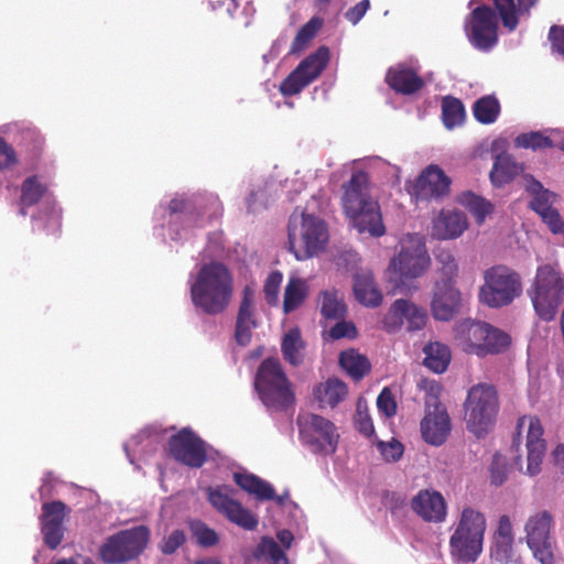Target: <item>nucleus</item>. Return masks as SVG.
<instances>
[{
  "label": "nucleus",
  "mask_w": 564,
  "mask_h": 564,
  "mask_svg": "<svg viewBox=\"0 0 564 564\" xmlns=\"http://www.w3.org/2000/svg\"><path fill=\"white\" fill-rule=\"evenodd\" d=\"M404 321L409 332L421 330L427 323V313L424 308L406 300Z\"/></svg>",
  "instance_id": "obj_50"
},
{
  "label": "nucleus",
  "mask_w": 564,
  "mask_h": 564,
  "mask_svg": "<svg viewBox=\"0 0 564 564\" xmlns=\"http://www.w3.org/2000/svg\"><path fill=\"white\" fill-rule=\"evenodd\" d=\"M188 529L196 544L204 549L216 546L219 543V534L204 521L193 519L188 521Z\"/></svg>",
  "instance_id": "obj_41"
},
{
  "label": "nucleus",
  "mask_w": 564,
  "mask_h": 564,
  "mask_svg": "<svg viewBox=\"0 0 564 564\" xmlns=\"http://www.w3.org/2000/svg\"><path fill=\"white\" fill-rule=\"evenodd\" d=\"M499 412V397L495 386L477 383L467 391L464 420L467 430L477 438L485 437L494 427Z\"/></svg>",
  "instance_id": "obj_5"
},
{
  "label": "nucleus",
  "mask_w": 564,
  "mask_h": 564,
  "mask_svg": "<svg viewBox=\"0 0 564 564\" xmlns=\"http://www.w3.org/2000/svg\"><path fill=\"white\" fill-rule=\"evenodd\" d=\"M210 505L230 522L247 529V510L232 495L235 490L229 486L209 487L207 489Z\"/></svg>",
  "instance_id": "obj_19"
},
{
  "label": "nucleus",
  "mask_w": 564,
  "mask_h": 564,
  "mask_svg": "<svg viewBox=\"0 0 564 564\" xmlns=\"http://www.w3.org/2000/svg\"><path fill=\"white\" fill-rule=\"evenodd\" d=\"M488 334L484 336V357L498 355L508 349L511 344L510 336L503 330L487 323Z\"/></svg>",
  "instance_id": "obj_43"
},
{
  "label": "nucleus",
  "mask_w": 564,
  "mask_h": 564,
  "mask_svg": "<svg viewBox=\"0 0 564 564\" xmlns=\"http://www.w3.org/2000/svg\"><path fill=\"white\" fill-rule=\"evenodd\" d=\"M322 28V20L312 18L307 21L296 33L291 47L290 54H299L303 52L311 41L316 36L318 30Z\"/></svg>",
  "instance_id": "obj_45"
},
{
  "label": "nucleus",
  "mask_w": 564,
  "mask_h": 564,
  "mask_svg": "<svg viewBox=\"0 0 564 564\" xmlns=\"http://www.w3.org/2000/svg\"><path fill=\"white\" fill-rule=\"evenodd\" d=\"M232 294V275L228 268L219 262L203 265L191 288L193 304L209 315L223 313L229 305Z\"/></svg>",
  "instance_id": "obj_2"
},
{
  "label": "nucleus",
  "mask_w": 564,
  "mask_h": 564,
  "mask_svg": "<svg viewBox=\"0 0 564 564\" xmlns=\"http://www.w3.org/2000/svg\"><path fill=\"white\" fill-rule=\"evenodd\" d=\"M468 221L462 212H442L433 224V235L438 239H455L467 229Z\"/></svg>",
  "instance_id": "obj_26"
},
{
  "label": "nucleus",
  "mask_w": 564,
  "mask_h": 564,
  "mask_svg": "<svg viewBox=\"0 0 564 564\" xmlns=\"http://www.w3.org/2000/svg\"><path fill=\"white\" fill-rule=\"evenodd\" d=\"M339 365L356 381L361 380L371 369L368 358L354 349L340 352Z\"/></svg>",
  "instance_id": "obj_34"
},
{
  "label": "nucleus",
  "mask_w": 564,
  "mask_h": 564,
  "mask_svg": "<svg viewBox=\"0 0 564 564\" xmlns=\"http://www.w3.org/2000/svg\"><path fill=\"white\" fill-rule=\"evenodd\" d=\"M486 527V518L480 511L464 508L449 539L452 556L464 563L476 562L482 552Z\"/></svg>",
  "instance_id": "obj_7"
},
{
  "label": "nucleus",
  "mask_w": 564,
  "mask_h": 564,
  "mask_svg": "<svg viewBox=\"0 0 564 564\" xmlns=\"http://www.w3.org/2000/svg\"><path fill=\"white\" fill-rule=\"evenodd\" d=\"M47 187L36 175L26 177L21 185L20 204L22 206L21 214L25 215V207L37 204L45 195Z\"/></svg>",
  "instance_id": "obj_37"
},
{
  "label": "nucleus",
  "mask_w": 564,
  "mask_h": 564,
  "mask_svg": "<svg viewBox=\"0 0 564 564\" xmlns=\"http://www.w3.org/2000/svg\"><path fill=\"white\" fill-rule=\"evenodd\" d=\"M167 445L170 456L184 466L200 468L207 460L206 443L188 427L172 435Z\"/></svg>",
  "instance_id": "obj_15"
},
{
  "label": "nucleus",
  "mask_w": 564,
  "mask_h": 564,
  "mask_svg": "<svg viewBox=\"0 0 564 564\" xmlns=\"http://www.w3.org/2000/svg\"><path fill=\"white\" fill-rule=\"evenodd\" d=\"M435 261L437 264V273L441 275L436 282H449L455 284L458 275V264L454 254L446 249H438L435 252Z\"/></svg>",
  "instance_id": "obj_42"
},
{
  "label": "nucleus",
  "mask_w": 564,
  "mask_h": 564,
  "mask_svg": "<svg viewBox=\"0 0 564 564\" xmlns=\"http://www.w3.org/2000/svg\"><path fill=\"white\" fill-rule=\"evenodd\" d=\"M338 322L330 327L328 330V337L333 340H338L341 338H356L357 337V328L352 322H347L343 319H337Z\"/></svg>",
  "instance_id": "obj_55"
},
{
  "label": "nucleus",
  "mask_w": 564,
  "mask_h": 564,
  "mask_svg": "<svg viewBox=\"0 0 564 564\" xmlns=\"http://www.w3.org/2000/svg\"><path fill=\"white\" fill-rule=\"evenodd\" d=\"M460 292L449 282H435L431 301L432 315L437 321L452 319L460 305Z\"/></svg>",
  "instance_id": "obj_21"
},
{
  "label": "nucleus",
  "mask_w": 564,
  "mask_h": 564,
  "mask_svg": "<svg viewBox=\"0 0 564 564\" xmlns=\"http://www.w3.org/2000/svg\"><path fill=\"white\" fill-rule=\"evenodd\" d=\"M522 293L521 276L513 269L498 264L484 272L479 301L492 308L510 305Z\"/></svg>",
  "instance_id": "obj_9"
},
{
  "label": "nucleus",
  "mask_w": 564,
  "mask_h": 564,
  "mask_svg": "<svg viewBox=\"0 0 564 564\" xmlns=\"http://www.w3.org/2000/svg\"><path fill=\"white\" fill-rule=\"evenodd\" d=\"M528 295L538 316L553 321L564 301V274L552 264L538 267Z\"/></svg>",
  "instance_id": "obj_6"
},
{
  "label": "nucleus",
  "mask_w": 564,
  "mask_h": 564,
  "mask_svg": "<svg viewBox=\"0 0 564 564\" xmlns=\"http://www.w3.org/2000/svg\"><path fill=\"white\" fill-rule=\"evenodd\" d=\"M455 332L456 339L465 352L484 357V336L488 334L487 323L465 319L456 326Z\"/></svg>",
  "instance_id": "obj_22"
},
{
  "label": "nucleus",
  "mask_w": 564,
  "mask_h": 564,
  "mask_svg": "<svg viewBox=\"0 0 564 564\" xmlns=\"http://www.w3.org/2000/svg\"><path fill=\"white\" fill-rule=\"evenodd\" d=\"M553 517L546 511H539L525 522L527 543L534 557L542 564H554V541L551 536Z\"/></svg>",
  "instance_id": "obj_14"
},
{
  "label": "nucleus",
  "mask_w": 564,
  "mask_h": 564,
  "mask_svg": "<svg viewBox=\"0 0 564 564\" xmlns=\"http://www.w3.org/2000/svg\"><path fill=\"white\" fill-rule=\"evenodd\" d=\"M514 535L509 516L499 518L498 528L494 533L490 547L491 557L499 563H507L513 552Z\"/></svg>",
  "instance_id": "obj_23"
},
{
  "label": "nucleus",
  "mask_w": 564,
  "mask_h": 564,
  "mask_svg": "<svg viewBox=\"0 0 564 564\" xmlns=\"http://www.w3.org/2000/svg\"><path fill=\"white\" fill-rule=\"evenodd\" d=\"M328 62V47L319 46L314 53L306 56L297 66H304L302 68V75L311 84L321 76Z\"/></svg>",
  "instance_id": "obj_33"
},
{
  "label": "nucleus",
  "mask_w": 564,
  "mask_h": 564,
  "mask_svg": "<svg viewBox=\"0 0 564 564\" xmlns=\"http://www.w3.org/2000/svg\"><path fill=\"white\" fill-rule=\"evenodd\" d=\"M354 293L356 299L366 306L377 307L382 303V294L376 288L373 278L369 273L355 275Z\"/></svg>",
  "instance_id": "obj_30"
},
{
  "label": "nucleus",
  "mask_w": 564,
  "mask_h": 564,
  "mask_svg": "<svg viewBox=\"0 0 564 564\" xmlns=\"http://www.w3.org/2000/svg\"><path fill=\"white\" fill-rule=\"evenodd\" d=\"M341 206L360 234L367 232L372 237L386 234L380 205L369 193L368 173L356 171L343 184Z\"/></svg>",
  "instance_id": "obj_1"
},
{
  "label": "nucleus",
  "mask_w": 564,
  "mask_h": 564,
  "mask_svg": "<svg viewBox=\"0 0 564 564\" xmlns=\"http://www.w3.org/2000/svg\"><path fill=\"white\" fill-rule=\"evenodd\" d=\"M288 239L296 260H307L325 250L329 239L327 224L313 214H293L288 224Z\"/></svg>",
  "instance_id": "obj_4"
},
{
  "label": "nucleus",
  "mask_w": 564,
  "mask_h": 564,
  "mask_svg": "<svg viewBox=\"0 0 564 564\" xmlns=\"http://www.w3.org/2000/svg\"><path fill=\"white\" fill-rule=\"evenodd\" d=\"M307 296V284L300 278H291L284 290L283 312L290 314L297 310Z\"/></svg>",
  "instance_id": "obj_36"
},
{
  "label": "nucleus",
  "mask_w": 564,
  "mask_h": 564,
  "mask_svg": "<svg viewBox=\"0 0 564 564\" xmlns=\"http://www.w3.org/2000/svg\"><path fill=\"white\" fill-rule=\"evenodd\" d=\"M542 218L543 223H545L553 234H561L564 230V221L561 218L560 213L556 208L551 207L547 208V210L542 212V214H539Z\"/></svg>",
  "instance_id": "obj_59"
},
{
  "label": "nucleus",
  "mask_w": 564,
  "mask_h": 564,
  "mask_svg": "<svg viewBox=\"0 0 564 564\" xmlns=\"http://www.w3.org/2000/svg\"><path fill=\"white\" fill-rule=\"evenodd\" d=\"M386 82L391 89L402 95H412L421 90L424 80L410 67L389 68Z\"/></svg>",
  "instance_id": "obj_25"
},
{
  "label": "nucleus",
  "mask_w": 564,
  "mask_h": 564,
  "mask_svg": "<svg viewBox=\"0 0 564 564\" xmlns=\"http://www.w3.org/2000/svg\"><path fill=\"white\" fill-rule=\"evenodd\" d=\"M283 280V274L280 271L271 272L264 283L263 292L265 301L269 305H276L279 303V292Z\"/></svg>",
  "instance_id": "obj_52"
},
{
  "label": "nucleus",
  "mask_w": 564,
  "mask_h": 564,
  "mask_svg": "<svg viewBox=\"0 0 564 564\" xmlns=\"http://www.w3.org/2000/svg\"><path fill=\"white\" fill-rule=\"evenodd\" d=\"M539 0H518V7L514 0H492L496 10L499 13L502 25L510 32L514 31L519 24L518 13H529L530 9Z\"/></svg>",
  "instance_id": "obj_27"
},
{
  "label": "nucleus",
  "mask_w": 564,
  "mask_h": 564,
  "mask_svg": "<svg viewBox=\"0 0 564 564\" xmlns=\"http://www.w3.org/2000/svg\"><path fill=\"white\" fill-rule=\"evenodd\" d=\"M475 119L482 124L495 122L500 113V104L495 96H484L477 99L473 106Z\"/></svg>",
  "instance_id": "obj_40"
},
{
  "label": "nucleus",
  "mask_w": 564,
  "mask_h": 564,
  "mask_svg": "<svg viewBox=\"0 0 564 564\" xmlns=\"http://www.w3.org/2000/svg\"><path fill=\"white\" fill-rule=\"evenodd\" d=\"M249 496L258 501H271L275 498V489L271 482L249 473Z\"/></svg>",
  "instance_id": "obj_49"
},
{
  "label": "nucleus",
  "mask_w": 564,
  "mask_h": 564,
  "mask_svg": "<svg viewBox=\"0 0 564 564\" xmlns=\"http://www.w3.org/2000/svg\"><path fill=\"white\" fill-rule=\"evenodd\" d=\"M458 203L469 210L478 225L482 224L486 216L494 210V206L489 200L471 192L463 193L458 198Z\"/></svg>",
  "instance_id": "obj_38"
},
{
  "label": "nucleus",
  "mask_w": 564,
  "mask_h": 564,
  "mask_svg": "<svg viewBox=\"0 0 564 564\" xmlns=\"http://www.w3.org/2000/svg\"><path fill=\"white\" fill-rule=\"evenodd\" d=\"M514 145L516 148L531 149L533 151L554 148V143L550 137L540 131L519 134L514 139Z\"/></svg>",
  "instance_id": "obj_46"
},
{
  "label": "nucleus",
  "mask_w": 564,
  "mask_h": 564,
  "mask_svg": "<svg viewBox=\"0 0 564 564\" xmlns=\"http://www.w3.org/2000/svg\"><path fill=\"white\" fill-rule=\"evenodd\" d=\"M431 265L425 238L420 234H406L401 240V249L389 263L390 279L395 286L405 284L425 273Z\"/></svg>",
  "instance_id": "obj_8"
},
{
  "label": "nucleus",
  "mask_w": 564,
  "mask_h": 564,
  "mask_svg": "<svg viewBox=\"0 0 564 564\" xmlns=\"http://www.w3.org/2000/svg\"><path fill=\"white\" fill-rule=\"evenodd\" d=\"M552 193L549 189H544L543 192L532 196L530 202V207L536 214H542V212L547 210V208L552 207L551 198Z\"/></svg>",
  "instance_id": "obj_62"
},
{
  "label": "nucleus",
  "mask_w": 564,
  "mask_h": 564,
  "mask_svg": "<svg viewBox=\"0 0 564 564\" xmlns=\"http://www.w3.org/2000/svg\"><path fill=\"white\" fill-rule=\"evenodd\" d=\"M257 558H265L269 564H289L285 552L271 536H262L253 551Z\"/></svg>",
  "instance_id": "obj_39"
},
{
  "label": "nucleus",
  "mask_w": 564,
  "mask_h": 564,
  "mask_svg": "<svg viewBox=\"0 0 564 564\" xmlns=\"http://www.w3.org/2000/svg\"><path fill=\"white\" fill-rule=\"evenodd\" d=\"M465 108L463 102L453 96H446L442 100V119L446 128L452 129L464 121Z\"/></svg>",
  "instance_id": "obj_44"
},
{
  "label": "nucleus",
  "mask_w": 564,
  "mask_h": 564,
  "mask_svg": "<svg viewBox=\"0 0 564 564\" xmlns=\"http://www.w3.org/2000/svg\"><path fill=\"white\" fill-rule=\"evenodd\" d=\"M18 162L17 153L12 145L0 138V170H7L15 165Z\"/></svg>",
  "instance_id": "obj_60"
},
{
  "label": "nucleus",
  "mask_w": 564,
  "mask_h": 564,
  "mask_svg": "<svg viewBox=\"0 0 564 564\" xmlns=\"http://www.w3.org/2000/svg\"><path fill=\"white\" fill-rule=\"evenodd\" d=\"M297 425L302 442L312 452L325 455L336 452L339 434L330 420L315 413H306L297 416Z\"/></svg>",
  "instance_id": "obj_11"
},
{
  "label": "nucleus",
  "mask_w": 564,
  "mask_h": 564,
  "mask_svg": "<svg viewBox=\"0 0 564 564\" xmlns=\"http://www.w3.org/2000/svg\"><path fill=\"white\" fill-rule=\"evenodd\" d=\"M247 286L242 290V299L239 306L237 316L236 329H235V341L237 346L245 347L247 345Z\"/></svg>",
  "instance_id": "obj_51"
},
{
  "label": "nucleus",
  "mask_w": 564,
  "mask_h": 564,
  "mask_svg": "<svg viewBox=\"0 0 564 564\" xmlns=\"http://www.w3.org/2000/svg\"><path fill=\"white\" fill-rule=\"evenodd\" d=\"M528 425L527 433V470L530 476L538 475L541 471V465L545 455L546 443L543 438L544 429L541 421L535 415H523L517 422V430L521 431ZM520 434V432H518Z\"/></svg>",
  "instance_id": "obj_16"
},
{
  "label": "nucleus",
  "mask_w": 564,
  "mask_h": 564,
  "mask_svg": "<svg viewBox=\"0 0 564 564\" xmlns=\"http://www.w3.org/2000/svg\"><path fill=\"white\" fill-rule=\"evenodd\" d=\"M318 305L325 319H343L347 308L336 291H322L318 295Z\"/></svg>",
  "instance_id": "obj_35"
},
{
  "label": "nucleus",
  "mask_w": 564,
  "mask_h": 564,
  "mask_svg": "<svg viewBox=\"0 0 564 564\" xmlns=\"http://www.w3.org/2000/svg\"><path fill=\"white\" fill-rule=\"evenodd\" d=\"M378 448L386 462H398L402 457L404 451L403 445L398 441L389 443L380 442L378 444Z\"/></svg>",
  "instance_id": "obj_58"
},
{
  "label": "nucleus",
  "mask_w": 564,
  "mask_h": 564,
  "mask_svg": "<svg viewBox=\"0 0 564 564\" xmlns=\"http://www.w3.org/2000/svg\"><path fill=\"white\" fill-rule=\"evenodd\" d=\"M370 8L369 0H361L356 3L354 7L348 9L345 13V18L352 24H357L366 14V12Z\"/></svg>",
  "instance_id": "obj_63"
},
{
  "label": "nucleus",
  "mask_w": 564,
  "mask_h": 564,
  "mask_svg": "<svg viewBox=\"0 0 564 564\" xmlns=\"http://www.w3.org/2000/svg\"><path fill=\"white\" fill-rule=\"evenodd\" d=\"M411 508L414 513L426 522H443L447 513V506L443 495L434 489H421L412 498Z\"/></svg>",
  "instance_id": "obj_20"
},
{
  "label": "nucleus",
  "mask_w": 564,
  "mask_h": 564,
  "mask_svg": "<svg viewBox=\"0 0 564 564\" xmlns=\"http://www.w3.org/2000/svg\"><path fill=\"white\" fill-rule=\"evenodd\" d=\"M406 300L399 299L393 302L388 313L383 317V327L389 333H395L401 329L404 323V307Z\"/></svg>",
  "instance_id": "obj_48"
},
{
  "label": "nucleus",
  "mask_w": 564,
  "mask_h": 564,
  "mask_svg": "<svg viewBox=\"0 0 564 564\" xmlns=\"http://www.w3.org/2000/svg\"><path fill=\"white\" fill-rule=\"evenodd\" d=\"M66 512L67 506L59 500L42 505L41 533L45 545L51 550H55L64 539L65 529L63 523Z\"/></svg>",
  "instance_id": "obj_17"
},
{
  "label": "nucleus",
  "mask_w": 564,
  "mask_h": 564,
  "mask_svg": "<svg viewBox=\"0 0 564 564\" xmlns=\"http://www.w3.org/2000/svg\"><path fill=\"white\" fill-rule=\"evenodd\" d=\"M549 40L553 51L564 57V26L552 25L549 31Z\"/></svg>",
  "instance_id": "obj_61"
},
{
  "label": "nucleus",
  "mask_w": 564,
  "mask_h": 564,
  "mask_svg": "<svg viewBox=\"0 0 564 564\" xmlns=\"http://www.w3.org/2000/svg\"><path fill=\"white\" fill-rule=\"evenodd\" d=\"M377 406L387 417H392L397 414V402L392 391L389 388H383L377 398Z\"/></svg>",
  "instance_id": "obj_56"
},
{
  "label": "nucleus",
  "mask_w": 564,
  "mask_h": 564,
  "mask_svg": "<svg viewBox=\"0 0 564 564\" xmlns=\"http://www.w3.org/2000/svg\"><path fill=\"white\" fill-rule=\"evenodd\" d=\"M524 181V188L528 193H530L532 196L543 192L545 188L543 187L542 183L535 180L531 174H524L523 175Z\"/></svg>",
  "instance_id": "obj_64"
},
{
  "label": "nucleus",
  "mask_w": 564,
  "mask_h": 564,
  "mask_svg": "<svg viewBox=\"0 0 564 564\" xmlns=\"http://www.w3.org/2000/svg\"><path fill=\"white\" fill-rule=\"evenodd\" d=\"M150 529L138 525L121 530L109 536L99 549L100 560L106 564H121L137 558L147 547Z\"/></svg>",
  "instance_id": "obj_10"
},
{
  "label": "nucleus",
  "mask_w": 564,
  "mask_h": 564,
  "mask_svg": "<svg viewBox=\"0 0 564 564\" xmlns=\"http://www.w3.org/2000/svg\"><path fill=\"white\" fill-rule=\"evenodd\" d=\"M440 384H432L425 398V415L420 430L424 442L433 446L443 445L452 431V422L446 406L441 402Z\"/></svg>",
  "instance_id": "obj_12"
},
{
  "label": "nucleus",
  "mask_w": 564,
  "mask_h": 564,
  "mask_svg": "<svg viewBox=\"0 0 564 564\" xmlns=\"http://www.w3.org/2000/svg\"><path fill=\"white\" fill-rule=\"evenodd\" d=\"M470 44L479 51H490L498 43V17L489 6L475 8L465 23Z\"/></svg>",
  "instance_id": "obj_13"
},
{
  "label": "nucleus",
  "mask_w": 564,
  "mask_h": 564,
  "mask_svg": "<svg viewBox=\"0 0 564 564\" xmlns=\"http://www.w3.org/2000/svg\"><path fill=\"white\" fill-rule=\"evenodd\" d=\"M523 171V163L517 162L513 155L503 152L495 155L489 177L495 187H502L511 183Z\"/></svg>",
  "instance_id": "obj_24"
},
{
  "label": "nucleus",
  "mask_w": 564,
  "mask_h": 564,
  "mask_svg": "<svg viewBox=\"0 0 564 564\" xmlns=\"http://www.w3.org/2000/svg\"><path fill=\"white\" fill-rule=\"evenodd\" d=\"M305 341L302 338L301 329L295 326L289 329L281 340V352L286 362L299 367L304 362Z\"/></svg>",
  "instance_id": "obj_29"
},
{
  "label": "nucleus",
  "mask_w": 564,
  "mask_h": 564,
  "mask_svg": "<svg viewBox=\"0 0 564 564\" xmlns=\"http://www.w3.org/2000/svg\"><path fill=\"white\" fill-rule=\"evenodd\" d=\"M253 386L259 399L268 409L285 411L295 404L293 383L278 358H265L261 361Z\"/></svg>",
  "instance_id": "obj_3"
},
{
  "label": "nucleus",
  "mask_w": 564,
  "mask_h": 564,
  "mask_svg": "<svg viewBox=\"0 0 564 564\" xmlns=\"http://www.w3.org/2000/svg\"><path fill=\"white\" fill-rule=\"evenodd\" d=\"M451 184V178L442 169L430 165L417 177L413 187V195L416 200L440 199L449 194Z\"/></svg>",
  "instance_id": "obj_18"
},
{
  "label": "nucleus",
  "mask_w": 564,
  "mask_h": 564,
  "mask_svg": "<svg viewBox=\"0 0 564 564\" xmlns=\"http://www.w3.org/2000/svg\"><path fill=\"white\" fill-rule=\"evenodd\" d=\"M354 424L358 432L366 437H370L375 433V427L370 414L367 410H361L360 405L354 416Z\"/></svg>",
  "instance_id": "obj_57"
},
{
  "label": "nucleus",
  "mask_w": 564,
  "mask_h": 564,
  "mask_svg": "<svg viewBox=\"0 0 564 564\" xmlns=\"http://www.w3.org/2000/svg\"><path fill=\"white\" fill-rule=\"evenodd\" d=\"M218 200L214 197H205V196H194L191 199L184 198H173L169 203V212L170 214H182V213H194L198 212L199 216H204L206 214L207 208L217 209Z\"/></svg>",
  "instance_id": "obj_31"
},
{
  "label": "nucleus",
  "mask_w": 564,
  "mask_h": 564,
  "mask_svg": "<svg viewBox=\"0 0 564 564\" xmlns=\"http://www.w3.org/2000/svg\"><path fill=\"white\" fill-rule=\"evenodd\" d=\"M425 354L424 366L435 373H443L452 360V352L447 345L435 341L423 349Z\"/></svg>",
  "instance_id": "obj_32"
},
{
  "label": "nucleus",
  "mask_w": 564,
  "mask_h": 564,
  "mask_svg": "<svg viewBox=\"0 0 564 564\" xmlns=\"http://www.w3.org/2000/svg\"><path fill=\"white\" fill-rule=\"evenodd\" d=\"M186 542V535L183 530H174L167 536L163 538L159 544L160 551L164 555L174 554L178 547Z\"/></svg>",
  "instance_id": "obj_53"
},
{
  "label": "nucleus",
  "mask_w": 564,
  "mask_h": 564,
  "mask_svg": "<svg viewBox=\"0 0 564 564\" xmlns=\"http://www.w3.org/2000/svg\"><path fill=\"white\" fill-rule=\"evenodd\" d=\"M348 389L345 382L338 378H329L314 389V397L319 406H337L347 395Z\"/></svg>",
  "instance_id": "obj_28"
},
{
  "label": "nucleus",
  "mask_w": 564,
  "mask_h": 564,
  "mask_svg": "<svg viewBox=\"0 0 564 564\" xmlns=\"http://www.w3.org/2000/svg\"><path fill=\"white\" fill-rule=\"evenodd\" d=\"M508 477V468L506 458L497 453L492 457L490 465V480L495 486H501Z\"/></svg>",
  "instance_id": "obj_54"
},
{
  "label": "nucleus",
  "mask_w": 564,
  "mask_h": 564,
  "mask_svg": "<svg viewBox=\"0 0 564 564\" xmlns=\"http://www.w3.org/2000/svg\"><path fill=\"white\" fill-rule=\"evenodd\" d=\"M304 66H296L280 84L279 90L283 96L291 97L300 94L310 83L302 75Z\"/></svg>",
  "instance_id": "obj_47"
}]
</instances>
